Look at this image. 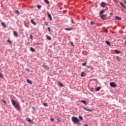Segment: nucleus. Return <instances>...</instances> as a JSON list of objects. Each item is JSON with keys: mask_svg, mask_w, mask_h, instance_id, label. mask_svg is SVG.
Wrapping results in <instances>:
<instances>
[{"mask_svg": "<svg viewBox=\"0 0 126 126\" xmlns=\"http://www.w3.org/2000/svg\"><path fill=\"white\" fill-rule=\"evenodd\" d=\"M11 103L14 106V107L18 110V111H20V105L16 101L14 100V99H11Z\"/></svg>", "mask_w": 126, "mask_h": 126, "instance_id": "nucleus-1", "label": "nucleus"}, {"mask_svg": "<svg viewBox=\"0 0 126 126\" xmlns=\"http://www.w3.org/2000/svg\"><path fill=\"white\" fill-rule=\"evenodd\" d=\"M72 121L74 124H76L77 125H79V119L75 117H72Z\"/></svg>", "mask_w": 126, "mask_h": 126, "instance_id": "nucleus-2", "label": "nucleus"}, {"mask_svg": "<svg viewBox=\"0 0 126 126\" xmlns=\"http://www.w3.org/2000/svg\"><path fill=\"white\" fill-rule=\"evenodd\" d=\"M100 18L101 19H103V20H106V17H107V14H101L100 15Z\"/></svg>", "mask_w": 126, "mask_h": 126, "instance_id": "nucleus-3", "label": "nucleus"}, {"mask_svg": "<svg viewBox=\"0 0 126 126\" xmlns=\"http://www.w3.org/2000/svg\"><path fill=\"white\" fill-rule=\"evenodd\" d=\"M110 86H111V87H113V88L117 87V85H116L114 82L110 83Z\"/></svg>", "mask_w": 126, "mask_h": 126, "instance_id": "nucleus-4", "label": "nucleus"}, {"mask_svg": "<svg viewBox=\"0 0 126 126\" xmlns=\"http://www.w3.org/2000/svg\"><path fill=\"white\" fill-rule=\"evenodd\" d=\"M106 4H107V3H106V2H102L100 3V5L102 6V7H105V6H106Z\"/></svg>", "mask_w": 126, "mask_h": 126, "instance_id": "nucleus-5", "label": "nucleus"}, {"mask_svg": "<svg viewBox=\"0 0 126 126\" xmlns=\"http://www.w3.org/2000/svg\"><path fill=\"white\" fill-rule=\"evenodd\" d=\"M83 109L85 110V111H87L88 112H92V110H90L89 109H88L86 108L85 107H83Z\"/></svg>", "mask_w": 126, "mask_h": 126, "instance_id": "nucleus-6", "label": "nucleus"}, {"mask_svg": "<svg viewBox=\"0 0 126 126\" xmlns=\"http://www.w3.org/2000/svg\"><path fill=\"white\" fill-rule=\"evenodd\" d=\"M86 76V74L85 73V72H82L81 74V77H84V76Z\"/></svg>", "mask_w": 126, "mask_h": 126, "instance_id": "nucleus-7", "label": "nucleus"}, {"mask_svg": "<svg viewBox=\"0 0 126 126\" xmlns=\"http://www.w3.org/2000/svg\"><path fill=\"white\" fill-rule=\"evenodd\" d=\"M2 26H3L4 27V28H6V25L5 24V23L4 22H1V23Z\"/></svg>", "mask_w": 126, "mask_h": 126, "instance_id": "nucleus-8", "label": "nucleus"}, {"mask_svg": "<svg viewBox=\"0 0 126 126\" xmlns=\"http://www.w3.org/2000/svg\"><path fill=\"white\" fill-rule=\"evenodd\" d=\"M47 15L50 19V20L52 21V15H51V14L47 13Z\"/></svg>", "mask_w": 126, "mask_h": 126, "instance_id": "nucleus-9", "label": "nucleus"}, {"mask_svg": "<svg viewBox=\"0 0 126 126\" xmlns=\"http://www.w3.org/2000/svg\"><path fill=\"white\" fill-rule=\"evenodd\" d=\"M14 35L15 37H18V33H17V32H14Z\"/></svg>", "mask_w": 126, "mask_h": 126, "instance_id": "nucleus-10", "label": "nucleus"}, {"mask_svg": "<svg viewBox=\"0 0 126 126\" xmlns=\"http://www.w3.org/2000/svg\"><path fill=\"white\" fill-rule=\"evenodd\" d=\"M31 22L32 23V24H33V25H36V22H34V20H31Z\"/></svg>", "mask_w": 126, "mask_h": 126, "instance_id": "nucleus-11", "label": "nucleus"}, {"mask_svg": "<svg viewBox=\"0 0 126 126\" xmlns=\"http://www.w3.org/2000/svg\"><path fill=\"white\" fill-rule=\"evenodd\" d=\"M47 40H49V41H51L52 40V37L49 35L46 36Z\"/></svg>", "mask_w": 126, "mask_h": 126, "instance_id": "nucleus-12", "label": "nucleus"}, {"mask_svg": "<svg viewBox=\"0 0 126 126\" xmlns=\"http://www.w3.org/2000/svg\"><path fill=\"white\" fill-rule=\"evenodd\" d=\"M44 68H45V69H50V68H49V66L44 65H43Z\"/></svg>", "mask_w": 126, "mask_h": 126, "instance_id": "nucleus-13", "label": "nucleus"}, {"mask_svg": "<svg viewBox=\"0 0 126 126\" xmlns=\"http://www.w3.org/2000/svg\"><path fill=\"white\" fill-rule=\"evenodd\" d=\"M81 103H83L84 104V105H87V103H86V101L84 100H81Z\"/></svg>", "mask_w": 126, "mask_h": 126, "instance_id": "nucleus-14", "label": "nucleus"}, {"mask_svg": "<svg viewBox=\"0 0 126 126\" xmlns=\"http://www.w3.org/2000/svg\"><path fill=\"white\" fill-rule=\"evenodd\" d=\"M115 53H116V54H122V52L117 50H115Z\"/></svg>", "mask_w": 126, "mask_h": 126, "instance_id": "nucleus-15", "label": "nucleus"}, {"mask_svg": "<svg viewBox=\"0 0 126 126\" xmlns=\"http://www.w3.org/2000/svg\"><path fill=\"white\" fill-rule=\"evenodd\" d=\"M27 82H28V83H29L30 84H32V81H31V80L29 79H27Z\"/></svg>", "mask_w": 126, "mask_h": 126, "instance_id": "nucleus-16", "label": "nucleus"}, {"mask_svg": "<svg viewBox=\"0 0 126 126\" xmlns=\"http://www.w3.org/2000/svg\"><path fill=\"white\" fill-rule=\"evenodd\" d=\"M115 18L117 20H122V18H120L119 16H116Z\"/></svg>", "mask_w": 126, "mask_h": 126, "instance_id": "nucleus-17", "label": "nucleus"}, {"mask_svg": "<svg viewBox=\"0 0 126 126\" xmlns=\"http://www.w3.org/2000/svg\"><path fill=\"white\" fill-rule=\"evenodd\" d=\"M120 3L121 5H122V6H123V7H124V8H126V6L124 4L123 2H120Z\"/></svg>", "mask_w": 126, "mask_h": 126, "instance_id": "nucleus-18", "label": "nucleus"}, {"mask_svg": "<svg viewBox=\"0 0 126 126\" xmlns=\"http://www.w3.org/2000/svg\"><path fill=\"white\" fill-rule=\"evenodd\" d=\"M30 51H31V52H32V53H34V52H35V49H34V48H33L32 47H31Z\"/></svg>", "mask_w": 126, "mask_h": 126, "instance_id": "nucleus-19", "label": "nucleus"}, {"mask_svg": "<svg viewBox=\"0 0 126 126\" xmlns=\"http://www.w3.org/2000/svg\"><path fill=\"white\" fill-rule=\"evenodd\" d=\"M64 30H66L67 31H70L71 30H72V29H70V28H65Z\"/></svg>", "mask_w": 126, "mask_h": 126, "instance_id": "nucleus-20", "label": "nucleus"}, {"mask_svg": "<svg viewBox=\"0 0 126 126\" xmlns=\"http://www.w3.org/2000/svg\"><path fill=\"white\" fill-rule=\"evenodd\" d=\"M58 85H59V86H61V87H63V84H62L61 82H58Z\"/></svg>", "mask_w": 126, "mask_h": 126, "instance_id": "nucleus-21", "label": "nucleus"}, {"mask_svg": "<svg viewBox=\"0 0 126 126\" xmlns=\"http://www.w3.org/2000/svg\"><path fill=\"white\" fill-rule=\"evenodd\" d=\"M105 43H106V44H107V45H108V46H111V43H110V42H109L108 41H106Z\"/></svg>", "mask_w": 126, "mask_h": 126, "instance_id": "nucleus-22", "label": "nucleus"}, {"mask_svg": "<svg viewBox=\"0 0 126 126\" xmlns=\"http://www.w3.org/2000/svg\"><path fill=\"white\" fill-rule=\"evenodd\" d=\"M105 12V10H102L101 11H100V15L103 14V13H104Z\"/></svg>", "mask_w": 126, "mask_h": 126, "instance_id": "nucleus-23", "label": "nucleus"}, {"mask_svg": "<svg viewBox=\"0 0 126 126\" xmlns=\"http://www.w3.org/2000/svg\"><path fill=\"white\" fill-rule=\"evenodd\" d=\"M26 121H27V122H31V119L30 118H27Z\"/></svg>", "mask_w": 126, "mask_h": 126, "instance_id": "nucleus-24", "label": "nucleus"}, {"mask_svg": "<svg viewBox=\"0 0 126 126\" xmlns=\"http://www.w3.org/2000/svg\"><path fill=\"white\" fill-rule=\"evenodd\" d=\"M86 64H87V62L82 63V65H83V66H85V65H86Z\"/></svg>", "mask_w": 126, "mask_h": 126, "instance_id": "nucleus-25", "label": "nucleus"}, {"mask_svg": "<svg viewBox=\"0 0 126 126\" xmlns=\"http://www.w3.org/2000/svg\"><path fill=\"white\" fill-rule=\"evenodd\" d=\"M100 89H101V87H98L97 88H96V91H99V90H100Z\"/></svg>", "mask_w": 126, "mask_h": 126, "instance_id": "nucleus-26", "label": "nucleus"}, {"mask_svg": "<svg viewBox=\"0 0 126 126\" xmlns=\"http://www.w3.org/2000/svg\"><path fill=\"white\" fill-rule=\"evenodd\" d=\"M0 78H3V75L2 74V73L0 72Z\"/></svg>", "mask_w": 126, "mask_h": 126, "instance_id": "nucleus-27", "label": "nucleus"}, {"mask_svg": "<svg viewBox=\"0 0 126 126\" xmlns=\"http://www.w3.org/2000/svg\"><path fill=\"white\" fill-rule=\"evenodd\" d=\"M1 101L4 103V104H6V101L4 99H1Z\"/></svg>", "mask_w": 126, "mask_h": 126, "instance_id": "nucleus-28", "label": "nucleus"}, {"mask_svg": "<svg viewBox=\"0 0 126 126\" xmlns=\"http://www.w3.org/2000/svg\"><path fill=\"white\" fill-rule=\"evenodd\" d=\"M79 119H80L81 121H83V117H82V116H79Z\"/></svg>", "mask_w": 126, "mask_h": 126, "instance_id": "nucleus-29", "label": "nucleus"}, {"mask_svg": "<svg viewBox=\"0 0 126 126\" xmlns=\"http://www.w3.org/2000/svg\"><path fill=\"white\" fill-rule=\"evenodd\" d=\"M43 106H44V107H48V103H43Z\"/></svg>", "mask_w": 126, "mask_h": 126, "instance_id": "nucleus-30", "label": "nucleus"}, {"mask_svg": "<svg viewBox=\"0 0 126 126\" xmlns=\"http://www.w3.org/2000/svg\"><path fill=\"white\" fill-rule=\"evenodd\" d=\"M44 0L45 2H46V3H48V4L50 3V2L49 1V0Z\"/></svg>", "mask_w": 126, "mask_h": 126, "instance_id": "nucleus-31", "label": "nucleus"}, {"mask_svg": "<svg viewBox=\"0 0 126 126\" xmlns=\"http://www.w3.org/2000/svg\"><path fill=\"white\" fill-rule=\"evenodd\" d=\"M37 8L40 9V8H41V7H42V6L40 5H37Z\"/></svg>", "mask_w": 126, "mask_h": 126, "instance_id": "nucleus-32", "label": "nucleus"}, {"mask_svg": "<svg viewBox=\"0 0 126 126\" xmlns=\"http://www.w3.org/2000/svg\"><path fill=\"white\" fill-rule=\"evenodd\" d=\"M44 24L46 25V26H49V24L47 22H45Z\"/></svg>", "mask_w": 126, "mask_h": 126, "instance_id": "nucleus-33", "label": "nucleus"}, {"mask_svg": "<svg viewBox=\"0 0 126 126\" xmlns=\"http://www.w3.org/2000/svg\"><path fill=\"white\" fill-rule=\"evenodd\" d=\"M48 30L49 31V32H51V28L50 27L48 28Z\"/></svg>", "mask_w": 126, "mask_h": 126, "instance_id": "nucleus-34", "label": "nucleus"}, {"mask_svg": "<svg viewBox=\"0 0 126 126\" xmlns=\"http://www.w3.org/2000/svg\"><path fill=\"white\" fill-rule=\"evenodd\" d=\"M30 38L32 40L33 39V36L32 35H30Z\"/></svg>", "mask_w": 126, "mask_h": 126, "instance_id": "nucleus-35", "label": "nucleus"}, {"mask_svg": "<svg viewBox=\"0 0 126 126\" xmlns=\"http://www.w3.org/2000/svg\"><path fill=\"white\" fill-rule=\"evenodd\" d=\"M7 42H8V43H9L10 44H11V41H10V40L8 39V40H7Z\"/></svg>", "mask_w": 126, "mask_h": 126, "instance_id": "nucleus-36", "label": "nucleus"}, {"mask_svg": "<svg viewBox=\"0 0 126 126\" xmlns=\"http://www.w3.org/2000/svg\"><path fill=\"white\" fill-rule=\"evenodd\" d=\"M70 44H71V45H72V46L73 47V46H74V45H73V42H70Z\"/></svg>", "mask_w": 126, "mask_h": 126, "instance_id": "nucleus-37", "label": "nucleus"}, {"mask_svg": "<svg viewBox=\"0 0 126 126\" xmlns=\"http://www.w3.org/2000/svg\"><path fill=\"white\" fill-rule=\"evenodd\" d=\"M26 70H27V71H28L29 72L30 71V70H29V69L28 68H26Z\"/></svg>", "mask_w": 126, "mask_h": 126, "instance_id": "nucleus-38", "label": "nucleus"}, {"mask_svg": "<svg viewBox=\"0 0 126 126\" xmlns=\"http://www.w3.org/2000/svg\"><path fill=\"white\" fill-rule=\"evenodd\" d=\"M51 122H54L55 121V119L54 118H52L51 119Z\"/></svg>", "mask_w": 126, "mask_h": 126, "instance_id": "nucleus-39", "label": "nucleus"}, {"mask_svg": "<svg viewBox=\"0 0 126 126\" xmlns=\"http://www.w3.org/2000/svg\"><path fill=\"white\" fill-rule=\"evenodd\" d=\"M71 22L73 24H74V22H73V20L71 19Z\"/></svg>", "mask_w": 126, "mask_h": 126, "instance_id": "nucleus-40", "label": "nucleus"}, {"mask_svg": "<svg viewBox=\"0 0 126 126\" xmlns=\"http://www.w3.org/2000/svg\"><path fill=\"white\" fill-rule=\"evenodd\" d=\"M116 59H117V60H120V58L119 57V56H117V57H116Z\"/></svg>", "mask_w": 126, "mask_h": 126, "instance_id": "nucleus-41", "label": "nucleus"}, {"mask_svg": "<svg viewBox=\"0 0 126 126\" xmlns=\"http://www.w3.org/2000/svg\"><path fill=\"white\" fill-rule=\"evenodd\" d=\"M15 12H16V13H19V12L18 11H17V10H16V11H15Z\"/></svg>", "mask_w": 126, "mask_h": 126, "instance_id": "nucleus-42", "label": "nucleus"}, {"mask_svg": "<svg viewBox=\"0 0 126 126\" xmlns=\"http://www.w3.org/2000/svg\"><path fill=\"white\" fill-rule=\"evenodd\" d=\"M90 24H94V22H90Z\"/></svg>", "mask_w": 126, "mask_h": 126, "instance_id": "nucleus-43", "label": "nucleus"}, {"mask_svg": "<svg viewBox=\"0 0 126 126\" xmlns=\"http://www.w3.org/2000/svg\"><path fill=\"white\" fill-rule=\"evenodd\" d=\"M60 9V10H62V9H63V7H61Z\"/></svg>", "mask_w": 126, "mask_h": 126, "instance_id": "nucleus-44", "label": "nucleus"}, {"mask_svg": "<svg viewBox=\"0 0 126 126\" xmlns=\"http://www.w3.org/2000/svg\"><path fill=\"white\" fill-rule=\"evenodd\" d=\"M87 66V67H88V68H90V66Z\"/></svg>", "mask_w": 126, "mask_h": 126, "instance_id": "nucleus-45", "label": "nucleus"}, {"mask_svg": "<svg viewBox=\"0 0 126 126\" xmlns=\"http://www.w3.org/2000/svg\"><path fill=\"white\" fill-rule=\"evenodd\" d=\"M84 126H88L87 124L84 125Z\"/></svg>", "mask_w": 126, "mask_h": 126, "instance_id": "nucleus-46", "label": "nucleus"}, {"mask_svg": "<svg viewBox=\"0 0 126 126\" xmlns=\"http://www.w3.org/2000/svg\"><path fill=\"white\" fill-rule=\"evenodd\" d=\"M58 122H61V120L57 119Z\"/></svg>", "mask_w": 126, "mask_h": 126, "instance_id": "nucleus-47", "label": "nucleus"}, {"mask_svg": "<svg viewBox=\"0 0 126 126\" xmlns=\"http://www.w3.org/2000/svg\"><path fill=\"white\" fill-rule=\"evenodd\" d=\"M107 33H108V31H106Z\"/></svg>", "mask_w": 126, "mask_h": 126, "instance_id": "nucleus-48", "label": "nucleus"}, {"mask_svg": "<svg viewBox=\"0 0 126 126\" xmlns=\"http://www.w3.org/2000/svg\"><path fill=\"white\" fill-rule=\"evenodd\" d=\"M125 3L126 4V1H125Z\"/></svg>", "mask_w": 126, "mask_h": 126, "instance_id": "nucleus-49", "label": "nucleus"}]
</instances>
